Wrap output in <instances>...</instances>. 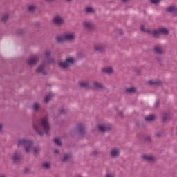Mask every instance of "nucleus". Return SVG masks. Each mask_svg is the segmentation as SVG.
Listing matches in <instances>:
<instances>
[{
  "label": "nucleus",
  "mask_w": 177,
  "mask_h": 177,
  "mask_svg": "<svg viewBox=\"0 0 177 177\" xmlns=\"http://www.w3.org/2000/svg\"><path fill=\"white\" fill-rule=\"evenodd\" d=\"M37 73H41V74H45V64H42L37 68Z\"/></svg>",
  "instance_id": "14"
},
{
  "label": "nucleus",
  "mask_w": 177,
  "mask_h": 177,
  "mask_svg": "<svg viewBox=\"0 0 177 177\" xmlns=\"http://www.w3.org/2000/svg\"><path fill=\"white\" fill-rule=\"evenodd\" d=\"M43 167H44V168L48 169V168H49V167H50V162L44 163V164H43Z\"/></svg>",
  "instance_id": "32"
},
{
  "label": "nucleus",
  "mask_w": 177,
  "mask_h": 177,
  "mask_svg": "<svg viewBox=\"0 0 177 177\" xmlns=\"http://www.w3.org/2000/svg\"><path fill=\"white\" fill-rule=\"evenodd\" d=\"M83 26L85 28H87V30H92L95 27V24H93L92 21H84Z\"/></svg>",
  "instance_id": "9"
},
{
  "label": "nucleus",
  "mask_w": 177,
  "mask_h": 177,
  "mask_svg": "<svg viewBox=\"0 0 177 177\" xmlns=\"http://www.w3.org/2000/svg\"><path fill=\"white\" fill-rule=\"evenodd\" d=\"M120 149H118V148H113L111 150V156L113 158H117V157H118L120 156Z\"/></svg>",
  "instance_id": "7"
},
{
  "label": "nucleus",
  "mask_w": 177,
  "mask_h": 177,
  "mask_svg": "<svg viewBox=\"0 0 177 177\" xmlns=\"http://www.w3.org/2000/svg\"><path fill=\"white\" fill-rule=\"evenodd\" d=\"M106 177H115V174L113 173L108 174Z\"/></svg>",
  "instance_id": "35"
},
{
  "label": "nucleus",
  "mask_w": 177,
  "mask_h": 177,
  "mask_svg": "<svg viewBox=\"0 0 177 177\" xmlns=\"http://www.w3.org/2000/svg\"><path fill=\"white\" fill-rule=\"evenodd\" d=\"M154 118H156V116H154L153 115H149L145 117L146 121H153V120H154Z\"/></svg>",
  "instance_id": "23"
},
{
  "label": "nucleus",
  "mask_w": 177,
  "mask_h": 177,
  "mask_svg": "<svg viewBox=\"0 0 177 177\" xmlns=\"http://www.w3.org/2000/svg\"><path fill=\"white\" fill-rule=\"evenodd\" d=\"M53 21V23H55V24H57V26H60L61 24H63V23H64V19H63V17L60 15H57L54 17Z\"/></svg>",
  "instance_id": "6"
},
{
  "label": "nucleus",
  "mask_w": 177,
  "mask_h": 177,
  "mask_svg": "<svg viewBox=\"0 0 177 177\" xmlns=\"http://www.w3.org/2000/svg\"><path fill=\"white\" fill-rule=\"evenodd\" d=\"M50 50H46L44 53V56H46V57H49V56H50Z\"/></svg>",
  "instance_id": "30"
},
{
  "label": "nucleus",
  "mask_w": 177,
  "mask_h": 177,
  "mask_svg": "<svg viewBox=\"0 0 177 177\" xmlns=\"http://www.w3.org/2000/svg\"><path fill=\"white\" fill-rule=\"evenodd\" d=\"M136 91V88H135L134 87H131L129 88H127V91L129 92V93H132L133 92H135Z\"/></svg>",
  "instance_id": "28"
},
{
  "label": "nucleus",
  "mask_w": 177,
  "mask_h": 177,
  "mask_svg": "<svg viewBox=\"0 0 177 177\" xmlns=\"http://www.w3.org/2000/svg\"><path fill=\"white\" fill-rule=\"evenodd\" d=\"M163 119L164 120H167V118H165V116L163 117Z\"/></svg>",
  "instance_id": "41"
},
{
  "label": "nucleus",
  "mask_w": 177,
  "mask_h": 177,
  "mask_svg": "<svg viewBox=\"0 0 177 177\" xmlns=\"http://www.w3.org/2000/svg\"><path fill=\"white\" fill-rule=\"evenodd\" d=\"M104 48V45L97 44L95 46L94 49H95V50H97V52H100L101 50H103Z\"/></svg>",
  "instance_id": "16"
},
{
  "label": "nucleus",
  "mask_w": 177,
  "mask_h": 177,
  "mask_svg": "<svg viewBox=\"0 0 177 177\" xmlns=\"http://www.w3.org/2000/svg\"><path fill=\"white\" fill-rule=\"evenodd\" d=\"M86 12L87 13H95V8L92 6H88L86 8Z\"/></svg>",
  "instance_id": "19"
},
{
  "label": "nucleus",
  "mask_w": 177,
  "mask_h": 177,
  "mask_svg": "<svg viewBox=\"0 0 177 177\" xmlns=\"http://www.w3.org/2000/svg\"><path fill=\"white\" fill-rule=\"evenodd\" d=\"M71 156L69 154H66L63 158V161H67L68 158H70Z\"/></svg>",
  "instance_id": "31"
},
{
  "label": "nucleus",
  "mask_w": 177,
  "mask_h": 177,
  "mask_svg": "<svg viewBox=\"0 0 177 177\" xmlns=\"http://www.w3.org/2000/svg\"><path fill=\"white\" fill-rule=\"evenodd\" d=\"M124 2H127V0H122Z\"/></svg>",
  "instance_id": "42"
},
{
  "label": "nucleus",
  "mask_w": 177,
  "mask_h": 177,
  "mask_svg": "<svg viewBox=\"0 0 177 177\" xmlns=\"http://www.w3.org/2000/svg\"><path fill=\"white\" fill-rule=\"evenodd\" d=\"M55 153L57 154V153H59V150H55Z\"/></svg>",
  "instance_id": "39"
},
{
  "label": "nucleus",
  "mask_w": 177,
  "mask_h": 177,
  "mask_svg": "<svg viewBox=\"0 0 177 177\" xmlns=\"http://www.w3.org/2000/svg\"><path fill=\"white\" fill-rule=\"evenodd\" d=\"M98 129L100 132H106V131L111 129V127L109 124H100L98 126Z\"/></svg>",
  "instance_id": "8"
},
{
  "label": "nucleus",
  "mask_w": 177,
  "mask_h": 177,
  "mask_svg": "<svg viewBox=\"0 0 177 177\" xmlns=\"http://www.w3.org/2000/svg\"><path fill=\"white\" fill-rule=\"evenodd\" d=\"M52 96H53V95H52V93H50L45 97L44 100H45L46 103H48V102H49V100H50V99H52Z\"/></svg>",
  "instance_id": "26"
},
{
  "label": "nucleus",
  "mask_w": 177,
  "mask_h": 177,
  "mask_svg": "<svg viewBox=\"0 0 177 177\" xmlns=\"http://www.w3.org/2000/svg\"><path fill=\"white\" fill-rule=\"evenodd\" d=\"M3 128V124H0V132L2 131V129Z\"/></svg>",
  "instance_id": "36"
},
{
  "label": "nucleus",
  "mask_w": 177,
  "mask_h": 177,
  "mask_svg": "<svg viewBox=\"0 0 177 177\" xmlns=\"http://www.w3.org/2000/svg\"><path fill=\"white\" fill-rule=\"evenodd\" d=\"M85 129V127L84 126V124H79L77 127V131H79L80 133H82V132H84Z\"/></svg>",
  "instance_id": "21"
},
{
  "label": "nucleus",
  "mask_w": 177,
  "mask_h": 177,
  "mask_svg": "<svg viewBox=\"0 0 177 177\" xmlns=\"http://www.w3.org/2000/svg\"><path fill=\"white\" fill-rule=\"evenodd\" d=\"M61 113H64V110H62V111H61Z\"/></svg>",
  "instance_id": "40"
},
{
  "label": "nucleus",
  "mask_w": 177,
  "mask_h": 177,
  "mask_svg": "<svg viewBox=\"0 0 177 177\" xmlns=\"http://www.w3.org/2000/svg\"><path fill=\"white\" fill-rule=\"evenodd\" d=\"M102 72L106 74H113V67L106 66L102 68Z\"/></svg>",
  "instance_id": "12"
},
{
  "label": "nucleus",
  "mask_w": 177,
  "mask_h": 177,
  "mask_svg": "<svg viewBox=\"0 0 177 177\" xmlns=\"http://www.w3.org/2000/svg\"><path fill=\"white\" fill-rule=\"evenodd\" d=\"M37 9V6L35 4H30L28 6V12H34Z\"/></svg>",
  "instance_id": "18"
},
{
  "label": "nucleus",
  "mask_w": 177,
  "mask_h": 177,
  "mask_svg": "<svg viewBox=\"0 0 177 177\" xmlns=\"http://www.w3.org/2000/svg\"><path fill=\"white\" fill-rule=\"evenodd\" d=\"M79 85L82 86V88H88L89 84H88L87 82H79Z\"/></svg>",
  "instance_id": "20"
},
{
  "label": "nucleus",
  "mask_w": 177,
  "mask_h": 177,
  "mask_svg": "<svg viewBox=\"0 0 177 177\" xmlns=\"http://www.w3.org/2000/svg\"><path fill=\"white\" fill-rule=\"evenodd\" d=\"M65 1H66L67 2H71V1L73 0H65Z\"/></svg>",
  "instance_id": "38"
},
{
  "label": "nucleus",
  "mask_w": 177,
  "mask_h": 177,
  "mask_svg": "<svg viewBox=\"0 0 177 177\" xmlns=\"http://www.w3.org/2000/svg\"><path fill=\"white\" fill-rule=\"evenodd\" d=\"M93 88H96V89H102V88H104V86H103V84H102L101 83H99L97 82H94L93 83Z\"/></svg>",
  "instance_id": "13"
},
{
  "label": "nucleus",
  "mask_w": 177,
  "mask_h": 177,
  "mask_svg": "<svg viewBox=\"0 0 177 177\" xmlns=\"http://www.w3.org/2000/svg\"><path fill=\"white\" fill-rule=\"evenodd\" d=\"M75 38V34L74 32H66L63 35H58L57 37V41L58 42H63L64 41H73Z\"/></svg>",
  "instance_id": "4"
},
{
  "label": "nucleus",
  "mask_w": 177,
  "mask_h": 177,
  "mask_svg": "<svg viewBox=\"0 0 177 177\" xmlns=\"http://www.w3.org/2000/svg\"><path fill=\"white\" fill-rule=\"evenodd\" d=\"M155 50L157 53H159V55H161V53H163L162 48L160 46L155 47Z\"/></svg>",
  "instance_id": "25"
},
{
  "label": "nucleus",
  "mask_w": 177,
  "mask_h": 177,
  "mask_svg": "<svg viewBox=\"0 0 177 177\" xmlns=\"http://www.w3.org/2000/svg\"><path fill=\"white\" fill-rule=\"evenodd\" d=\"M167 12L172 13L174 16H177V8L175 6H171L167 8Z\"/></svg>",
  "instance_id": "10"
},
{
  "label": "nucleus",
  "mask_w": 177,
  "mask_h": 177,
  "mask_svg": "<svg viewBox=\"0 0 177 177\" xmlns=\"http://www.w3.org/2000/svg\"><path fill=\"white\" fill-rule=\"evenodd\" d=\"M34 129L37 132L40 136H42L44 133H49V131L50 130V127L49 126V120L48 117H44L40 120L39 124H35Z\"/></svg>",
  "instance_id": "1"
},
{
  "label": "nucleus",
  "mask_w": 177,
  "mask_h": 177,
  "mask_svg": "<svg viewBox=\"0 0 177 177\" xmlns=\"http://www.w3.org/2000/svg\"><path fill=\"white\" fill-rule=\"evenodd\" d=\"M141 30L143 31V32H148L149 34H152L155 38H158L160 35H162L163 34L164 35H168L169 31H168V29L167 28H160L159 29L154 30L153 32H151L150 29H147L146 26L144 25L141 26Z\"/></svg>",
  "instance_id": "2"
},
{
  "label": "nucleus",
  "mask_w": 177,
  "mask_h": 177,
  "mask_svg": "<svg viewBox=\"0 0 177 177\" xmlns=\"http://www.w3.org/2000/svg\"><path fill=\"white\" fill-rule=\"evenodd\" d=\"M161 0H151V3H154V4H157V3H160V1Z\"/></svg>",
  "instance_id": "33"
},
{
  "label": "nucleus",
  "mask_w": 177,
  "mask_h": 177,
  "mask_svg": "<svg viewBox=\"0 0 177 177\" xmlns=\"http://www.w3.org/2000/svg\"><path fill=\"white\" fill-rule=\"evenodd\" d=\"M12 160L14 162H17L20 160V153L19 152H15L12 156Z\"/></svg>",
  "instance_id": "15"
},
{
  "label": "nucleus",
  "mask_w": 177,
  "mask_h": 177,
  "mask_svg": "<svg viewBox=\"0 0 177 177\" xmlns=\"http://www.w3.org/2000/svg\"><path fill=\"white\" fill-rule=\"evenodd\" d=\"M37 62H38V57L33 56L28 60V64L29 66H32V64H35V63H37Z\"/></svg>",
  "instance_id": "11"
},
{
  "label": "nucleus",
  "mask_w": 177,
  "mask_h": 177,
  "mask_svg": "<svg viewBox=\"0 0 177 177\" xmlns=\"http://www.w3.org/2000/svg\"><path fill=\"white\" fill-rule=\"evenodd\" d=\"M75 62L76 59L74 57H68L65 62H60L59 66L60 67H62V68H67L68 67H70L71 64H74Z\"/></svg>",
  "instance_id": "5"
},
{
  "label": "nucleus",
  "mask_w": 177,
  "mask_h": 177,
  "mask_svg": "<svg viewBox=\"0 0 177 177\" xmlns=\"http://www.w3.org/2000/svg\"><path fill=\"white\" fill-rule=\"evenodd\" d=\"M149 84H150L151 85H158V84H160V82L156 80H149Z\"/></svg>",
  "instance_id": "27"
},
{
  "label": "nucleus",
  "mask_w": 177,
  "mask_h": 177,
  "mask_svg": "<svg viewBox=\"0 0 177 177\" xmlns=\"http://www.w3.org/2000/svg\"><path fill=\"white\" fill-rule=\"evenodd\" d=\"M0 177H6V176L5 174H0Z\"/></svg>",
  "instance_id": "37"
},
{
  "label": "nucleus",
  "mask_w": 177,
  "mask_h": 177,
  "mask_svg": "<svg viewBox=\"0 0 177 177\" xmlns=\"http://www.w3.org/2000/svg\"><path fill=\"white\" fill-rule=\"evenodd\" d=\"M9 19V14H4L1 17V21H6Z\"/></svg>",
  "instance_id": "22"
},
{
  "label": "nucleus",
  "mask_w": 177,
  "mask_h": 177,
  "mask_svg": "<svg viewBox=\"0 0 177 177\" xmlns=\"http://www.w3.org/2000/svg\"><path fill=\"white\" fill-rule=\"evenodd\" d=\"M143 158L144 160H146V161H153L154 160V156L151 155H144Z\"/></svg>",
  "instance_id": "17"
},
{
  "label": "nucleus",
  "mask_w": 177,
  "mask_h": 177,
  "mask_svg": "<svg viewBox=\"0 0 177 177\" xmlns=\"http://www.w3.org/2000/svg\"><path fill=\"white\" fill-rule=\"evenodd\" d=\"M55 143H56V145H58V146H60L62 145V141L59 140V138H55L54 140Z\"/></svg>",
  "instance_id": "29"
},
{
  "label": "nucleus",
  "mask_w": 177,
  "mask_h": 177,
  "mask_svg": "<svg viewBox=\"0 0 177 177\" xmlns=\"http://www.w3.org/2000/svg\"><path fill=\"white\" fill-rule=\"evenodd\" d=\"M18 146H24L26 153H30L32 150V140L22 138L18 140Z\"/></svg>",
  "instance_id": "3"
},
{
  "label": "nucleus",
  "mask_w": 177,
  "mask_h": 177,
  "mask_svg": "<svg viewBox=\"0 0 177 177\" xmlns=\"http://www.w3.org/2000/svg\"><path fill=\"white\" fill-rule=\"evenodd\" d=\"M33 150H34L35 154H37V153H39V148H38V147H35V148L33 149Z\"/></svg>",
  "instance_id": "34"
},
{
  "label": "nucleus",
  "mask_w": 177,
  "mask_h": 177,
  "mask_svg": "<svg viewBox=\"0 0 177 177\" xmlns=\"http://www.w3.org/2000/svg\"><path fill=\"white\" fill-rule=\"evenodd\" d=\"M40 107H41V105L38 102L35 103L33 105V109H34L35 111L39 110Z\"/></svg>",
  "instance_id": "24"
}]
</instances>
